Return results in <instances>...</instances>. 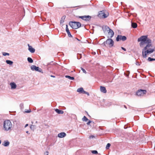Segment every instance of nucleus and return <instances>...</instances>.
Here are the masks:
<instances>
[{"mask_svg":"<svg viewBox=\"0 0 155 155\" xmlns=\"http://www.w3.org/2000/svg\"><path fill=\"white\" fill-rule=\"evenodd\" d=\"M66 32H67L68 36L69 37H72V36L71 35L70 32L68 28V25H66Z\"/></svg>","mask_w":155,"mask_h":155,"instance_id":"obj_12","label":"nucleus"},{"mask_svg":"<svg viewBox=\"0 0 155 155\" xmlns=\"http://www.w3.org/2000/svg\"><path fill=\"white\" fill-rule=\"evenodd\" d=\"M108 34L109 36H108L107 38H111L114 36V33L113 31L110 29L109 30V31L108 32Z\"/></svg>","mask_w":155,"mask_h":155,"instance_id":"obj_9","label":"nucleus"},{"mask_svg":"<svg viewBox=\"0 0 155 155\" xmlns=\"http://www.w3.org/2000/svg\"><path fill=\"white\" fill-rule=\"evenodd\" d=\"M131 27L134 28H136L137 27V24L135 22H131Z\"/></svg>","mask_w":155,"mask_h":155,"instance_id":"obj_19","label":"nucleus"},{"mask_svg":"<svg viewBox=\"0 0 155 155\" xmlns=\"http://www.w3.org/2000/svg\"><path fill=\"white\" fill-rule=\"evenodd\" d=\"M66 135V134L63 132L58 134V136L59 138H63L65 137Z\"/></svg>","mask_w":155,"mask_h":155,"instance_id":"obj_13","label":"nucleus"},{"mask_svg":"<svg viewBox=\"0 0 155 155\" xmlns=\"http://www.w3.org/2000/svg\"><path fill=\"white\" fill-rule=\"evenodd\" d=\"M50 76L51 77H53V78H55V76H54V75H51Z\"/></svg>","mask_w":155,"mask_h":155,"instance_id":"obj_43","label":"nucleus"},{"mask_svg":"<svg viewBox=\"0 0 155 155\" xmlns=\"http://www.w3.org/2000/svg\"><path fill=\"white\" fill-rule=\"evenodd\" d=\"M110 146V143H108L106 147V149H108Z\"/></svg>","mask_w":155,"mask_h":155,"instance_id":"obj_30","label":"nucleus"},{"mask_svg":"<svg viewBox=\"0 0 155 155\" xmlns=\"http://www.w3.org/2000/svg\"><path fill=\"white\" fill-rule=\"evenodd\" d=\"M95 137L93 135H91L89 137L90 139L93 138Z\"/></svg>","mask_w":155,"mask_h":155,"instance_id":"obj_38","label":"nucleus"},{"mask_svg":"<svg viewBox=\"0 0 155 155\" xmlns=\"http://www.w3.org/2000/svg\"><path fill=\"white\" fill-rule=\"evenodd\" d=\"M50 64V63H48V64H47V65H49Z\"/></svg>","mask_w":155,"mask_h":155,"instance_id":"obj_46","label":"nucleus"},{"mask_svg":"<svg viewBox=\"0 0 155 155\" xmlns=\"http://www.w3.org/2000/svg\"><path fill=\"white\" fill-rule=\"evenodd\" d=\"M91 122V120H89V121L87 123V125H89L90 124V123Z\"/></svg>","mask_w":155,"mask_h":155,"instance_id":"obj_40","label":"nucleus"},{"mask_svg":"<svg viewBox=\"0 0 155 155\" xmlns=\"http://www.w3.org/2000/svg\"><path fill=\"white\" fill-rule=\"evenodd\" d=\"M147 91L145 90L139 89L138 90L136 93V94L138 96H143L147 93Z\"/></svg>","mask_w":155,"mask_h":155,"instance_id":"obj_5","label":"nucleus"},{"mask_svg":"<svg viewBox=\"0 0 155 155\" xmlns=\"http://www.w3.org/2000/svg\"><path fill=\"white\" fill-rule=\"evenodd\" d=\"M135 64H136L137 66H140V65L139 62L137 61H136Z\"/></svg>","mask_w":155,"mask_h":155,"instance_id":"obj_37","label":"nucleus"},{"mask_svg":"<svg viewBox=\"0 0 155 155\" xmlns=\"http://www.w3.org/2000/svg\"><path fill=\"white\" fill-rule=\"evenodd\" d=\"M139 43V45L140 47L142 48L144 45V44H146L145 42L140 41Z\"/></svg>","mask_w":155,"mask_h":155,"instance_id":"obj_24","label":"nucleus"},{"mask_svg":"<svg viewBox=\"0 0 155 155\" xmlns=\"http://www.w3.org/2000/svg\"><path fill=\"white\" fill-rule=\"evenodd\" d=\"M65 77L67 78H68V79L70 80H74V77H71L69 75H65Z\"/></svg>","mask_w":155,"mask_h":155,"instance_id":"obj_22","label":"nucleus"},{"mask_svg":"<svg viewBox=\"0 0 155 155\" xmlns=\"http://www.w3.org/2000/svg\"><path fill=\"white\" fill-rule=\"evenodd\" d=\"M26 133H28V131H27L26 132Z\"/></svg>","mask_w":155,"mask_h":155,"instance_id":"obj_47","label":"nucleus"},{"mask_svg":"<svg viewBox=\"0 0 155 155\" xmlns=\"http://www.w3.org/2000/svg\"><path fill=\"white\" fill-rule=\"evenodd\" d=\"M12 127V124L10 120H5L4 122L3 127L6 131L10 130Z\"/></svg>","mask_w":155,"mask_h":155,"instance_id":"obj_2","label":"nucleus"},{"mask_svg":"<svg viewBox=\"0 0 155 155\" xmlns=\"http://www.w3.org/2000/svg\"><path fill=\"white\" fill-rule=\"evenodd\" d=\"M124 107L125 108H126V109L127 108V107L125 105H124Z\"/></svg>","mask_w":155,"mask_h":155,"instance_id":"obj_45","label":"nucleus"},{"mask_svg":"<svg viewBox=\"0 0 155 155\" xmlns=\"http://www.w3.org/2000/svg\"><path fill=\"white\" fill-rule=\"evenodd\" d=\"M148 60L149 61H155V59L151 58L150 57H149L148 58Z\"/></svg>","mask_w":155,"mask_h":155,"instance_id":"obj_29","label":"nucleus"},{"mask_svg":"<svg viewBox=\"0 0 155 155\" xmlns=\"http://www.w3.org/2000/svg\"><path fill=\"white\" fill-rule=\"evenodd\" d=\"M137 41L145 42L146 44H147L146 46L142 50V56L143 58H146L147 54H150L154 51V49L149 48L152 45V41L148 38L147 35L141 36L138 39Z\"/></svg>","mask_w":155,"mask_h":155,"instance_id":"obj_1","label":"nucleus"},{"mask_svg":"<svg viewBox=\"0 0 155 155\" xmlns=\"http://www.w3.org/2000/svg\"><path fill=\"white\" fill-rule=\"evenodd\" d=\"M25 112L26 113H29L31 112V110L30 109L26 110L25 111Z\"/></svg>","mask_w":155,"mask_h":155,"instance_id":"obj_35","label":"nucleus"},{"mask_svg":"<svg viewBox=\"0 0 155 155\" xmlns=\"http://www.w3.org/2000/svg\"><path fill=\"white\" fill-rule=\"evenodd\" d=\"M37 123V121H36V123Z\"/></svg>","mask_w":155,"mask_h":155,"instance_id":"obj_50","label":"nucleus"},{"mask_svg":"<svg viewBox=\"0 0 155 155\" xmlns=\"http://www.w3.org/2000/svg\"><path fill=\"white\" fill-rule=\"evenodd\" d=\"M28 50L31 53H34L35 51V48H33L32 47L30 46L29 44H28Z\"/></svg>","mask_w":155,"mask_h":155,"instance_id":"obj_11","label":"nucleus"},{"mask_svg":"<svg viewBox=\"0 0 155 155\" xmlns=\"http://www.w3.org/2000/svg\"><path fill=\"white\" fill-rule=\"evenodd\" d=\"M31 123H32V124H33V122H31Z\"/></svg>","mask_w":155,"mask_h":155,"instance_id":"obj_49","label":"nucleus"},{"mask_svg":"<svg viewBox=\"0 0 155 155\" xmlns=\"http://www.w3.org/2000/svg\"><path fill=\"white\" fill-rule=\"evenodd\" d=\"M69 25L72 28L74 29H77L81 26V24L80 22L76 21H70Z\"/></svg>","mask_w":155,"mask_h":155,"instance_id":"obj_3","label":"nucleus"},{"mask_svg":"<svg viewBox=\"0 0 155 155\" xmlns=\"http://www.w3.org/2000/svg\"><path fill=\"white\" fill-rule=\"evenodd\" d=\"M76 40H77L78 41H80V40L78 39L77 38L75 37L74 38V40L75 41Z\"/></svg>","mask_w":155,"mask_h":155,"instance_id":"obj_41","label":"nucleus"},{"mask_svg":"<svg viewBox=\"0 0 155 155\" xmlns=\"http://www.w3.org/2000/svg\"><path fill=\"white\" fill-rule=\"evenodd\" d=\"M121 48L123 50H124V51H126V49L124 48L123 47H121Z\"/></svg>","mask_w":155,"mask_h":155,"instance_id":"obj_42","label":"nucleus"},{"mask_svg":"<svg viewBox=\"0 0 155 155\" xmlns=\"http://www.w3.org/2000/svg\"><path fill=\"white\" fill-rule=\"evenodd\" d=\"M49 153V152L48 151H46L44 153L45 155H48Z\"/></svg>","mask_w":155,"mask_h":155,"instance_id":"obj_39","label":"nucleus"},{"mask_svg":"<svg viewBox=\"0 0 155 155\" xmlns=\"http://www.w3.org/2000/svg\"><path fill=\"white\" fill-rule=\"evenodd\" d=\"M83 93L87 94L88 96L89 95V93L84 91Z\"/></svg>","mask_w":155,"mask_h":155,"instance_id":"obj_33","label":"nucleus"},{"mask_svg":"<svg viewBox=\"0 0 155 155\" xmlns=\"http://www.w3.org/2000/svg\"><path fill=\"white\" fill-rule=\"evenodd\" d=\"M102 45L105 46L108 45L110 47H111L114 45V41L112 39L108 38L106 41L103 43Z\"/></svg>","mask_w":155,"mask_h":155,"instance_id":"obj_4","label":"nucleus"},{"mask_svg":"<svg viewBox=\"0 0 155 155\" xmlns=\"http://www.w3.org/2000/svg\"><path fill=\"white\" fill-rule=\"evenodd\" d=\"M81 69L82 70V71H83V73H84L85 74H86L87 72H86V71H85V70L83 68H81Z\"/></svg>","mask_w":155,"mask_h":155,"instance_id":"obj_32","label":"nucleus"},{"mask_svg":"<svg viewBox=\"0 0 155 155\" xmlns=\"http://www.w3.org/2000/svg\"><path fill=\"white\" fill-rule=\"evenodd\" d=\"M55 111L59 114H62L64 113V111L62 110H59L58 109H54Z\"/></svg>","mask_w":155,"mask_h":155,"instance_id":"obj_17","label":"nucleus"},{"mask_svg":"<svg viewBox=\"0 0 155 155\" xmlns=\"http://www.w3.org/2000/svg\"><path fill=\"white\" fill-rule=\"evenodd\" d=\"M31 69L32 71H38L39 72L43 73L42 69L39 68L38 67H37L35 65H32L31 67Z\"/></svg>","mask_w":155,"mask_h":155,"instance_id":"obj_7","label":"nucleus"},{"mask_svg":"<svg viewBox=\"0 0 155 155\" xmlns=\"http://www.w3.org/2000/svg\"><path fill=\"white\" fill-rule=\"evenodd\" d=\"M27 60L30 63H32L33 62V60L30 57H28L27 58Z\"/></svg>","mask_w":155,"mask_h":155,"instance_id":"obj_25","label":"nucleus"},{"mask_svg":"<svg viewBox=\"0 0 155 155\" xmlns=\"http://www.w3.org/2000/svg\"><path fill=\"white\" fill-rule=\"evenodd\" d=\"M76 17L78 18H80L82 20H84V15L82 16H77Z\"/></svg>","mask_w":155,"mask_h":155,"instance_id":"obj_28","label":"nucleus"},{"mask_svg":"<svg viewBox=\"0 0 155 155\" xmlns=\"http://www.w3.org/2000/svg\"><path fill=\"white\" fill-rule=\"evenodd\" d=\"M10 85L12 89H15L17 87L16 84L14 82H11L10 83Z\"/></svg>","mask_w":155,"mask_h":155,"instance_id":"obj_16","label":"nucleus"},{"mask_svg":"<svg viewBox=\"0 0 155 155\" xmlns=\"http://www.w3.org/2000/svg\"><path fill=\"white\" fill-rule=\"evenodd\" d=\"M84 21H90L91 18V17L89 15H84Z\"/></svg>","mask_w":155,"mask_h":155,"instance_id":"obj_14","label":"nucleus"},{"mask_svg":"<svg viewBox=\"0 0 155 155\" xmlns=\"http://www.w3.org/2000/svg\"><path fill=\"white\" fill-rule=\"evenodd\" d=\"M3 55L4 56L9 55V54L6 52H4L3 53Z\"/></svg>","mask_w":155,"mask_h":155,"instance_id":"obj_34","label":"nucleus"},{"mask_svg":"<svg viewBox=\"0 0 155 155\" xmlns=\"http://www.w3.org/2000/svg\"><path fill=\"white\" fill-rule=\"evenodd\" d=\"M97 16L101 18H105L107 17V15L105 14L104 11H101L99 12Z\"/></svg>","mask_w":155,"mask_h":155,"instance_id":"obj_6","label":"nucleus"},{"mask_svg":"<svg viewBox=\"0 0 155 155\" xmlns=\"http://www.w3.org/2000/svg\"><path fill=\"white\" fill-rule=\"evenodd\" d=\"M28 126V124H26L25 125V127H27V126Z\"/></svg>","mask_w":155,"mask_h":155,"instance_id":"obj_44","label":"nucleus"},{"mask_svg":"<svg viewBox=\"0 0 155 155\" xmlns=\"http://www.w3.org/2000/svg\"><path fill=\"white\" fill-rule=\"evenodd\" d=\"M6 62L8 64H9L10 65H12L13 63L12 61L9 60H6Z\"/></svg>","mask_w":155,"mask_h":155,"instance_id":"obj_23","label":"nucleus"},{"mask_svg":"<svg viewBox=\"0 0 155 155\" xmlns=\"http://www.w3.org/2000/svg\"><path fill=\"white\" fill-rule=\"evenodd\" d=\"M20 107L21 109H22L23 107V104L21 103L20 105Z\"/></svg>","mask_w":155,"mask_h":155,"instance_id":"obj_36","label":"nucleus"},{"mask_svg":"<svg viewBox=\"0 0 155 155\" xmlns=\"http://www.w3.org/2000/svg\"><path fill=\"white\" fill-rule=\"evenodd\" d=\"M86 113H87V112H86ZM87 114L89 116H90L88 114Z\"/></svg>","mask_w":155,"mask_h":155,"instance_id":"obj_48","label":"nucleus"},{"mask_svg":"<svg viewBox=\"0 0 155 155\" xmlns=\"http://www.w3.org/2000/svg\"><path fill=\"white\" fill-rule=\"evenodd\" d=\"M88 120V119L85 116H84L82 118V120L84 121H87Z\"/></svg>","mask_w":155,"mask_h":155,"instance_id":"obj_27","label":"nucleus"},{"mask_svg":"<svg viewBox=\"0 0 155 155\" xmlns=\"http://www.w3.org/2000/svg\"><path fill=\"white\" fill-rule=\"evenodd\" d=\"M10 143L8 140H5L4 141V143H3V145L5 147H7L9 145Z\"/></svg>","mask_w":155,"mask_h":155,"instance_id":"obj_18","label":"nucleus"},{"mask_svg":"<svg viewBox=\"0 0 155 155\" xmlns=\"http://www.w3.org/2000/svg\"><path fill=\"white\" fill-rule=\"evenodd\" d=\"M30 129L33 130H34L35 128V126L34 125H31L30 126Z\"/></svg>","mask_w":155,"mask_h":155,"instance_id":"obj_26","label":"nucleus"},{"mask_svg":"<svg viewBox=\"0 0 155 155\" xmlns=\"http://www.w3.org/2000/svg\"><path fill=\"white\" fill-rule=\"evenodd\" d=\"M102 28L104 32H105L106 31H109L110 29L109 27L107 25H104L102 27Z\"/></svg>","mask_w":155,"mask_h":155,"instance_id":"obj_10","label":"nucleus"},{"mask_svg":"<svg viewBox=\"0 0 155 155\" xmlns=\"http://www.w3.org/2000/svg\"><path fill=\"white\" fill-rule=\"evenodd\" d=\"M84 91V89L82 87H80L78 88L77 90V91L80 93H83Z\"/></svg>","mask_w":155,"mask_h":155,"instance_id":"obj_20","label":"nucleus"},{"mask_svg":"<svg viewBox=\"0 0 155 155\" xmlns=\"http://www.w3.org/2000/svg\"><path fill=\"white\" fill-rule=\"evenodd\" d=\"M65 17L66 16H63L62 17L60 21V23L61 24L63 23L64 22Z\"/></svg>","mask_w":155,"mask_h":155,"instance_id":"obj_21","label":"nucleus"},{"mask_svg":"<svg viewBox=\"0 0 155 155\" xmlns=\"http://www.w3.org/2000/svg\"><path fill=\"white\" fill-rule=\"evenodd\" d=\"M127 39L126 37L125 36H122L120 35H117L116 38V40L118 41L120 40H122L123 41H125Z\"/></svg>","mask_w":155,"mask_h":155,"instance_id":"obj_8","label":"nucleus"},{"mask_svg":"<svg viewBox=\"0 0 155 155\" xmlns=\"http://www.w3.org/2000/svg\"><path fill=\"white\" fill-rule=\"evenodd\" d=\"M91 153L93 154H97L98 153L97 151L96 150H92Z\"/></svg>","mask_w":155,"mask_h":155,"instance_id":"obj_31","label":"nucleus"},{"mask_svg":"<svg viewBox=\"0 0 155 155\" xmlns=\"http://www.w3.org/2000/svg\"><path fill=\"white\" fill-rule=\"evenodd\" d=\"M100 91L101 92L104 93H107V90L106 88L104 86H101L100 87Z\"/></svg>","mask_w":155,"mask_h":155,"instance_id":"obj_15","label":"nucleus"}]
</instances>
